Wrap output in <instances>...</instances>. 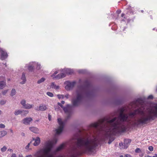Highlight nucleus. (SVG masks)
<instances>
[{"label":"nucleus","instance_id":"nucleus-1","mask_svg":"<svg viewBox=\"0 0 157 157\" xmlns=\"http://www.w3.org/2000/svg\"><path fill=\"white\" fill-rule=\"evenodd\" d=\"M124 108L121 109L119 116L111 119L105 118V136L106 137L125 131L129 124H145L150 120L157 118V105L151 108L142 105L129 114L124 113Z\"/></svg>","mask_w":157,"mask_h":157},{"label":"nucleus","instance_id":"nucleus-2","mask_svg":"<svg viewBox=\"0 0 157 157\" xmlns=\"http://www.w3.org/2000/svg\"><path fill=\"white\" fill-rule=\"evenodd\" d=\"M86 86H78L76 91L75 96L72 98L71 100L72 106L77 107L82 103L84 97H90L93 94L94 91L93 87L88 80L85 82Z\"/></svg>","mask_w":157,"mask_h":157},{"label":"nucleus","instance_id":"nucleus-3","mask_svg":"<svg viewBox=\"0 0 157 157\" xmlns=\"http://www.w3.org/2000/svg\"><path fill=\"white\" fill-rule=\"evenodd\" d=\"M57 142V140L56 139H54L52 141L48 142L46 147L38 151L35 154V156L36 157H53L54 154L62 149L64 146L63 144H61L57 148L55 152L53 153L51 152L53 144H56Z\"/></svg>","mask_w":157,"mask_h":157},{"label":"nucleus","instance_id":"nucleus-4","mask_svg":"<svg viewBox=\"0 0 157 157\" xmlns=\"http://www.w3.org/2000/svg\"><path fill=\"white\" fill-rule=\"evenodd\" d=\"M58 104L63 109L64 112L67 115V116L63 121L60 118L58 119V121L59 126L56 130V135H59L62 132L65 124L71 115L72 107L71 105L69 104L67 105L66 106L64 107H63L62 104L59 102L58 103Z\"/></svg>","mask_w":157,"mask_h":157},{"label":"nucleus","instance_id":"nucleus-5","mask_svg":"<svg viewBox=\"0 0 157 157\" xmlns=\"http://www.w3.org/2000/svg\"><path fill=\"white\" fill-rule=\"evenodd\" d=\"M66 83L67 85L65 86V88L66 90H69L73 89L76 82L75 81L72 82L67 81L66 82Z\"/></svg>","mask_w":157,"mask_h":157},{"label":"nucleus","instance_id":"nucleus-6","mask_svg":"<svg viewBox=\"0 0 157 157\" xmlns=\"http://www.w3.org/2000/svg\"><path fill=\"white\" fill-rule=\"evenodd\" d=\"M144 102V100L141 98L137 99L135 101L132 102V107L137 106L138 104L142 105Z\"/></svg>","mask_w":157,"mask_h":157},{"label":"nucleus","instance_id":"nucleus-7","mask_svg":"<svg viewBox=\"0 0 157 157\" xmlns=\"http://www.w3.org/2000/svg\"><path fill=\"white\" fill-rule=\"evenodd\" d=\"M48 108V105H46L42 104L40 105L38 108L35 109L37 111H44Z\"/></svg>","mask_w":157,"mask_h":157},{"label":"nucleus","instance_id":"nucleus-8","mask_svg":"<svg viewBox=\"0 0 157 157\" xmlns=\"http://www.w3.org/2000/svg\"><path fill=\"white\" fill-rule=\"evenodd\" d=\"M33 121V119L30 117H27L22 120V123L25 125H29L30 122Z\"/></svg>","mask_w":157,"mask_h":157},{"label":"nucleus","instance_id":"nucleus-9","mask_svg":"<svg viewBox=\"0 0 157 157\" xmlns=\"http://www.w3.org/2000/svg\"><path fill=\"white\" fill-rule=\"evenodd\" d=\"M0 53H1V59L2 60L5 59L7 57V53L1 49Z\"/></svg>","mask_w":157,"mask_h":157},{"label":"nucleus","instance_id":"nucleus-10","mask_svg":"<svg viewBox=\"0 0 157 157\" xmlns=\"http://www.w3.org/2000/svg\"><path fill=\"white\" fill-rule=\"evenodd\" d=\"M131 140L129 139H126L124 141V147H122V148H127L128 147L129 145L131 142Z\"/></svg>","mask_w":157,"mask_h":157},{"label":"nucleus","instance_id":"nucleus-11","mask_svg":"<svg viewBox=\"0 0 157 157\" xmlns=\"http://www.w3.org/2000/svg\"><path fill=\"white\" fill-rule=\"evenodd\" d=\"M33 140L34 141V142L33 143V145L35 146L38 145L40 143V139L39 137H37L35 138H33Z\"/></svg>","mask_w":157,"mask_h":157},{"label":"nucleus","instance_id":"nucleus-12","mask_svg":"<svg viewBox=\"0 0 157 157\" xmlns=\"http://www.w3.org/2000/svg\"><path fill=\"white\" fill-rule=\"evenodd\" d=\"M61 71L63 72V73L65 74V75L66 74H70L73 72V71L72 70L68 68H65L62 69Z\"/></svg>","mask_w":157,"mask_h":157},{"label":"nucleus","instance_id":"nucleus-13","mask_svg":"<svg viewBox=\"0 0 157 157\" xmlns=\"http://www.w3.org/2000/svg\"><path fill=\"white\" fill-rule=\"evenodd\" d=\"M66 76L65 74L62 73L59 74H58L56 76L53 77L54 79H59L61 78H63Z\"/></svg>","mask_w":157,"mask_h":157},{"label":"nucleus","instance_id":"nucleus-14","mask_svg":"<svg viewBox=\"0 0 157 157\" xmlns=\"http://www.w3.org/2000/svg\"><path fill=\"white\" fill-rule=\"evenodd\" d=\"M29 129L31 131L35 133H38L39 131V129L38 128L34 127H29Z\"/></svg>","mask_w":157,"mask_h":157},{"label":"nucleus","instance_id":"nucleus-15","mask_svg":"<svg viewBox=\"0 0 157 157\" xmlns=\"http://www.w3.org/2000/svg\"><path fill=\"white\" fill-rule=\"evenodd\" d=\"M21 79L23 80L22 81L20 82V83L22 84H23L25 83L26 81V78L25 76V75L24 73H23L22 76L21 77Z\"/></svg>","mask_w":157,"mask_h":157},{"label":"nucleus","instance_id":"nucleus-16","mask_svg":"<svg viewBox=\"0 0 157 157\" xmlns=\"http://www.w3.org/2000/svg\"><path fill=\"white\" fill-rule=\"evenodd\" d=\"M6 82L4 81H0V89H2L6 86Z\"/></svg>","mask_w":157,"mask_h":157},{"label":"nucleus","instance_id":"nucleus-17","mask_svg":"<svg viewBox=\"0 0 157 157\" xmlns=\"http://www.w3.org/2000/svg\"><path fill=\"white\" fill-rule=\"evenodd\" d=\"M30 63L29 64V65L28 66V70L30 71H32L34 69V66H32L33 64H34V63Z\"/></svg>","mask_w":157,"mask_h":157},{"label":"nucleus","instance_id":"nucleus-18","mask_svg":"<svg viewBox=\"0 0 157 157\" xmlns=\"http://www.w3.org/2000/svg\"><path fill=\"white\" fill-rule=\"evenodd\" d=\"M34 106V105H30L29 104H27L25 106V107L24 108L25 109H30L32 108H33Z\"/></svg>","mask_w":157,"mask_h":157},{"label":"nucleus","instance_id":"nucleus-19","mask_svg":"<svg viewBox=\"0 0 157 157\" xmlns=\"http://www.w3.org/2000/svg\"><path fill=\"white\" fill-rule=\"evenodd\" d=\"M22 113V110H16L14 112L15 115L17 116L19 114H21Z\"/></svg>","mask_w":157,"mask_h":157},{"label":"nucleus","instance_id":"nucleus-20","mask_svg":"<svg viewBox=\"0 0 157 157\" xmlns=\"http://www.w3.org/2000/svg\"><path fill=\"white\" fill-rule=\"evenodd\" d=\"M51 87L52 88L56 90H58L59 89V86H56L53 82L51 83Z\"/></svg>","mask_w":157,"mask_h":157},{"label":"nucleus","instance_id":"nucleus-21","mask_svg":"<svg viewBox=\"0 0 157 157\" xmlns=\"http://www.w3.org/2000/svg\"><path fill=\"white\" fill-rule=\"evenodd\" d=\"M29 111L28 110H22V113L21 116H25L28 113Z\"/></svg>","mask_w":157,"mask_h":157},{"label":"nucleus","instance_id":"nucleus-22","mask_svg":"<svg viewBox=\"0 0 157 157\" xmlns=\"http://www.w3.org/2000/svg\"><path fill=\"white\" fill-rule=\"evenodd\" d=\"M0 133L2 137L6 135L7 133V132L4 130L0 131Z\"/></svg>","mask_w":157,"mask_h":157},{"label":"nucleus","instance_id":"nucleus-23","mask_svg":"<svg viewBox=\"0 0 157 157\" xmlns=\"http://www.w3.org/2000/svg\"><path fill=\"white\" fill-rule=\"evenodd\" d=\"M45 80V78L43 77L37 81V83L38 84H40L42 83V82H44Z\"/></svg>","mask_w":157,"mask_h":157},{"label":"nucleus","instance_id":"nucleus-24","mask_svg":"<svg viewBox=\"0 0 157 157\" xmlns=\"http://www.w3.org/2000/svg\"><path fill=\"white\" fill-rule=\"evenodd\" d=\"M16 93V91L14 89H13L11 90L10 95L11 96H13Z\"/></svg>","mask_w":157,"mask_h":157},{"label":"nucleus","instance_id":"nucleus-25","mask_svg":"<svg viewBox=\"0 0 157 157\" xmlns=\"http://www.w3.org/2000/svg\"><path fill=\"white\" fill-rule=\"evenodd\" d=\"M21 103L24 108L26 105L25 100L24 99L22 100L21 101Z\"/></svg>","mask_w":157,"mask_h":157},{"label":"nucleus","instance_id":"nucleus-26","mask_svg":"<svg viewBox=\"0 0 157 157\" xmlns=\"http://www.w3.org/2000/svg\"><path fill=\"white\" fill-rule=\"evenodd\" d=\"M6 102V101L4 100H2L0 101V104L1 105H3L5 104Z\"/></svg>","mask_w":157,"mask_h":157},{"label":"nucleus","instance_id":"nucleus-27","mask_svg":"<svg viewBox=\"0 0 157 157\" xmlns=\"http://www.w3.org/2000/svg\"><path fill=\"white\" fill-rule=\"evenodd\" d=\"M57 96L58 98L59 99L61 98L63 99L64 98V96L63 95L58 94L57 95Z\"/></svg>","mask_w":157,"mask_h":157},{"label":"nucleus","instance_id":"nucleus-28","mask_svg":"<svg viewBox=\"0 0 157 157\" xmlns=\"http://www.w3.org/2000/svg\"><path fill=\"white\" fill-rule=\"evenodd\" d=\"M47 94L50 97H53V94L52 93L48 92L47 93Z\"/></svg>","mask_w":157,"mask_h":157},{"label":"nucleus","instance_id":"nucleus-29","mask_svg":"<svg viewBox=\"0 0 157 157\" xmlns=\"http://www.w3.org/2000/svg\"><path fill=\"white\" fill-rule=\"evenodd\" d=\"M7 148L6 146H4L1 149V151L2 152H4L6 151Z\"/></svg>","mask_w":157,"mask_h":157},{"label":"nucleus","instance_id":"nucleus-30","mask_svg":"<svg viewBox=\"0 0 157 157\" xmlns=\"http://www.w3.org/2000/svg\"><path fill=\"white\" fill-rule=\"evenodd\" d=\"M135 151L136 153H140L141 152L140 149L139 148H137L135 150Z\"/></svg>","mask_w":157,"mask_h":157},{"label":"nucleus","instance_id":"nucleus-31","mask_svg":"<svg viewBox=\"0 0 157 157\" xmlns=\"http://www.w3.org/2000/svg\"><path fill=\"white\" fill-rule=\"evenodd\" d=\"M7 90H3L2 91V93L3 95H5L7 93Z\"/></svg>","mask_w":157,"mask_h":157},{"label":"nucleus","instance_id":"nucleus-32","mask_svg":"<svg viewBox=\"0 0 157 157\" xmlns=\"http://www.w3.org/2000/svg\"><path fill=\"white\" fill-rule=\"evenodd\" d=\"M148 149L151 151L153 150V147L152 146H150L148 147Z\"/></svg>","mask_w":157,"mask_h":157},{"label":"nucleus","instance_id":"nucleus-33","mask_svg":"<svg viewBox=\"0 0 157 157\" xmlns=\"http://www.w3.org/2000/svg\"><path fill=\"white\" fill-rule=\"evenodd\" d=\"M5 127V125L2 124H0V128H4Z\"/></svg>","mask_w":157,"mask_h":157},{"label":"nucleus","instance_id":"nucleus-34","mask_svg":"<svg viewBox=\"0 0 157 157\" xmlns=\"http://www.w3.org/2000/svg\"><path fill=\"white\" fill-rule=\"evenodd\" d=\"M119 146L120 147H121V149H122L123 148H122V147H124V144H123L122 143H119Z\"/></svg>","mask_w":157,"mask_h":157},{"label":"nucleus","instance_id":"nucleus-35","mask_svg":"<svg viewBox=\"0 0 157 157\" xmlns=\"http://www.w3.org/2000/svg\"><path fill=\"white\" fill-rule=\"evenodd\" d=\"M36 68L37 69H39L40 68V64L37 63Z\"/></svg>","mask_w":157,"mask_h":157},{"label":"nucleus","instance_id":"nucleus-36","mask_svg":"<svg viewBox=\"0 0 157 157\" xmlns=\"http://www.w3.org/2000/svg\"><path fill=\"white\" fill-rule=\"evenodd\" d=\"M141 153L139 155L140 156L142 157L144 156V151L143 152H141Z\"/></svg>","mask_w":157,"mask_h":157},{"label":"nucleus","instance_id":"nucleus-37","mask_svg":"<svg viewBox=\"0 0 157 157\" xmlns=\"http://www.w3.org/2000/svg\"><path fill=\"white\" fill-rule=\"evenodd\" d=\"M114 140V139L113 138H112V141H111V139H109V141L108 142V143L109 144H110L113 141V140Z\"/></svg>","mask_w":157,"mask_h":157},{"label":"nucleus","instance_id":"nucleus-38","mask_svg":"<svg viewBox=\"0 0 157 157\" xmlns=\"http://www.w3.org/2000/svg\"><path fill=\"white\" fill-rule=\"evenodd\" d=\"M58 73V72L57 71H56L54 72V73L52 75V77L53 78V77H54V76L56 74H57Z\"/></svg>","mask_w":157,"mask_h":157},{"label":"nucleus","instance_id":"nucleus-39","mask_svg":"<svg viewBox=\"0 0 157 157\" xmlns=\"http://www.w3.org/2000/svg\"><path fill=\"white\" fill-rule=\"evenodd\" d=\"M153 96L152 95H150L148 97V98L152 99L153 98Z\"/></svg>","mask_w":157,"mask_h":157},{"label":"nucleus","instance_id":"nucleus-40","mask_svg":"<svg viewBox=\"0 0 157 157\" xmlns=\"http://www.w3.org/2000/svg\"><path fill=\"white\" fill-rule=\"evenodd\" d=\"M30 143H29L28 145L25 147V148L27 149L28 148H29L30 146Z\"/></svg>","mask_w":157,"mask_h":157},{"label":"nucleus","instance_id":"nucleus-41","mask_svg":"<svg viewBox=\"0 0 157 157\" xmlns=\"http://www.w3.org/2000/svg\"><path fill=\"white\" fill-rule=\"evenodd\" d=\"M11 157H16V154L14 153L12 154Z\"/></svg>","mask_w":157,"mask_h":157},{"label":"nucleus","instance_id":"nucleus-42","mask_svg":"<svg viewBox=\"0 0 157 157\" xmlns=\"http://www.w3.org/2000/svg\"><path fill=\"white\" fill-rule=\"evenodd\" d=\"M69 95L68 94H67L65 96V97L67 98L68 99L69 98Z\"/></svg>","mask_w":157,"mask_h":157},{"label":"nucleus","instance_id":"nucleus-43","mask_svg":"<svg viewBox=\"0 0 157 157\" xmlns=\"http://www.w3.org/2000/svg\"><path fill=\"white\" fill-rule=\"evenodd\" d=\"M125 157H132V156L130 155L127 154L125 155Z\"/></svg>","mask_w":157,"mask_h":157},{"label":"nucleus","instance_id":"nucleus-44","mask_svg":"<svg viewBox=\"0 0 157 157\" xmlns=\"http://www.w3.org/2000/svg\"><path fill=\"white\" fill-rule=\"evenodd\" d=\"M48 119H49V120L50 121L51 120V116L50 115H48Z\"/></svg>","mask_w":157,"mask_h":157},{"label":"nucleus","instance_id":"nucleus-45","mask_svg":"<svg viewBox=\"0 0 157 157\" xmlns=\"http://www.w3.org/2000/svg\"><path fill=\"white\" fill-rule=\"evenodd\" d=\"M21 135L23 136H25V134L23 132H22L21 134Z\"/></svg>","mask_w":157,"mask_h":157},{"label":"nucleus","instance_id":"nucleus-46","mask_svg":"<svg viewBox=\"0 0 157 157\" xmlns=\"http://www.w3.org/2000/svg\"><path fill=\"white\" fill-rule=\"evenodd\" d=\"M8 151H10L11 152H13V151L12 150V149H8Z\"/></svg>","mask_w":157,"mask_h":157},{"label":"nucleus","instance_id":"nucleus-47","mask_svg":"<svg viewBox=\"0 0 157 157\" xmlns=\"http://www.w3.org/2000/svg\"><path fill=\"white\" fill-rule=\"evenodd\" d=\"M18 157H23L22 155L21 154H19L18 156Z\"/></svg>","mask_w":157,"mask_h":157},{"label":"nucleus","instance_id":"nucleus-48","mask_svg":"<svg viewBox=\"0 0 157 157\" xmlns=\"http://www.w3.org/2000/svg\"><path fill=\"white\" fill-rule=\"evenodd\" d=\"M65 103V101H61V103L62 104H64Z\"/></svg>","mask_w":157,"mask_h":157},{"label":"nucleus","instance_id":"nucleus-49","mask_svg":"<svg viewBox=\"0 0 157 157\" xmlns=\"http://www.w3.org/2000/svg\"><path fill=\"white\" fill-rule=\"evenodd\" d=\"M152 157H157V154H155V155L153 156Z\"/></svg>","mask_w":157,"mask_h":157},{"label":"nucleus","instance_id":"nucleus-50","mask_svg":"<svg viewBox=\"0 0 157 157\" xmlns=\"http://www.w3.org/2000/svg\"><path fill=\"white\" fill-rule=\"evenodd\" d=\"M10 132H11V133H13V130L12 129H10Z\"/></svg>","mask_w":157,"mask_h":157},{"label":"nucleus","instance_id":"nucleus-51","mask_svg":"<svg viewBox=\"0 0 157 157\" xmlns=\"http://www.w3.org/2000/svg\"><path fill=\"white\" fill-rule=\"evenodd\" d=\"M124 15H125V14H124V13H122V14H121V17H124Z\"/></svg>","mask_w":157,"mask_h":157},{"label":"nucleus","instance_id":"nucleus-52","mask_svg":"<svg viewBox=\"0 0 157 157\" xmlns=\"http://www.w3.org/2000/svg\"><path fill=\"white\" fill-rule=\"evenodd\" d=\"M27 157H32V156L31 155H29L27 156Z\"/></svg>","mask_w":157,"mask_h":157},{"label":"nucleus","instance_id":"nucleus-53","mask_svg":"<svg viewBox=\"0 0 157 157\" xmlns=\"http://www.w3.org/2000/svg\"><path fill=\"white\" fill-rule=\"evenodd\" d=\"M2 111L0 110V115L2 114Z\"/></svg>","mask_w":157,"mask_h":157},{"label":"nucleus","instance_id":"nucleus-54","mask_svg":"<svg viewBox=\"0 0 157 157\" xmlns=\"http://www.w3.org/2000/svg\"><path fill=\"white\" fill-rule=\"evenodd\" d=\"M121 12V11H118V13L119 14V13H120Z\"/></svg>","mask_w":157,"mask_h":157},{"label":"nucleus","instance_id":"nucleus-55","mask_svg":"<svg viewBox=\"0 0 157 157\" xmlns=\"http://www.w3.org/2000/svg\"><path fill=\"white\" fill-rule=\"evenodd\" d=\"M144 157H149V155H147V156H145Z\"/></svg>","mask_w":157,"mask_h":157},{"label":"nucleus","instance_id":"nucleus-56","mask_svg":"<svg viewBox=\"0 0 157 157\" xmlns=\"http://www.w3.org/2000/svg\"><path fill=\"white\" fill-rule=\"evenodd\" d=\"M2 137L1 136V133H0V138H2Z\"/></svg>","mask_w":157,"mask_h":157},{"label":"nucleus","instance_id":"nucleus-57","mask_svg":"<svg viewBox=\"0 0 157 157\" xmlns=\"http://www.w3.org/2000/svg\"><path fill=\"white\" fill-rule=\"evenodd\" d=\"M1 98V94H0V98Z\"/></svg>","mask_w":157,"mask_h":157},{"label":"nucleus","instance_id":"nucleus-58","mask_svg":"<svg viewBox=\"0 0 157 157\" xmlns=\"http://www.w3.org/2000/svg\"><path fill=\"white\" fill-rule=\"evenodd\" d=\"M144 12V11L143 10H141V12L143 13Z\"/></svg>","mask_w":157,"mask_h":157},{"label":"nucleus","instance_id":"nucleus-59","mask_svg":"<svg viewBox=\"0 0 157 157\" xmlns=\"http://www.w3.org/2000/svg\"><path fill=\"white\" fill-rule=\"evenodd\" d=\"M119 157H123V156L122 155H121V156H120Z\"/></svg>","mask_w":157,"mask_h":157},{"label":"nucleus","instance_id":"nucleus-60","mask_svg":"<svg viewBox=\"0 0 157 157\" xmlns=\"http://www.w3.org/2000/svg\"><path fill=\"white\" fill-rule=\"evenodd\" d=\"M111 141H112V138H111Z\"/></svg>","mask_w":157,"mask_h":157},{"label":"nucleus","instance_id":"nucleus-61","mask_svg":"<svg viewBox=\"0 0 157 157\" xmlns=\"http://www.w3.org/2000/svg\"><path fill=\"white\" fill-rule=\"evenodd\" d=\"M149 157H152L151 156H149Z\"/></svg>","mask_w":157,"mask_h":157},{"label":"nucleus","instance_id":"nucleus-62","mask_svg":"<svg viewBox=\"0 0 157 157\" xmlns=\"http://www.w3.org/2000/svg\"><path fill=\"white\" fill-rule=\"evenodd\" d=\"M122 21H125V20H124L123 19V20H122Z\"/></svg>","mask_w":157,"mask_h":157},{"label":"nucleus","instance_id":"nucleus-63","mask_svg":"<svg viewBox=\"0 0 157 157\" xmlns=\"http://www.w3.org/2000/svg\"><path fill=\"white\" fill-rule=\"evenodd\" d=\"M61 157V156H60V157Z\"/></svg>","mask_w":157,"mask_h":157},{"label":"nucleus","instance_id":"nucleus-64","mask_svg":"<svg viewBox=\"0 0 157 157\" xmlns=\"http://www.w3.org/2000/svg\"><path fill=\"white\" fill-rule=\"evenodd\" d=\"M0 59H1V57H0Z\"/></svg>","mask_w":157,"mask_h":157}]
</instances>
